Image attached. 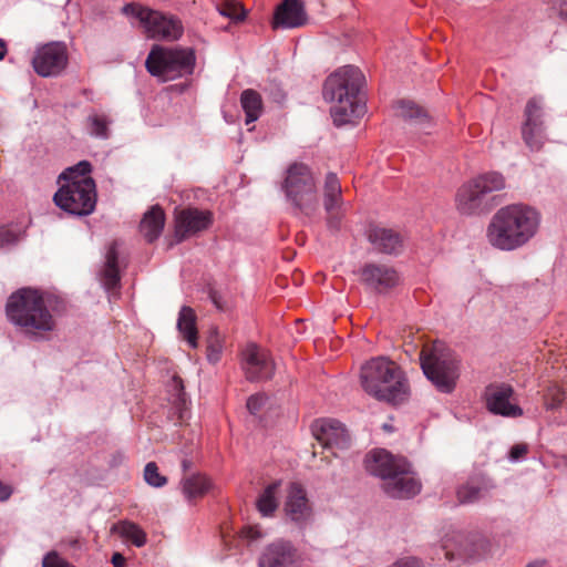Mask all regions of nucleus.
I'll return each instance as SVG.
<instances>
[{
  "label": "nucleus",
  "mask_w": 567,
  "mask_h": 567,
  "mask_svg": "<svg viewBox=\"0 0 567 567\" xmlns=\"http://www.w3.org/2000/svg\"><path fill=\"white\" fill-rule=\"evenodd\" d=\"M123 12L136 18L145 35L150 39L175 41L183 34L181 20L173 16L164 14L137 3L125 4Z\"/></svg>",
  "instance_id": "8"
},
{
  "label": "nucleus",
  "mask_w": 567,
  "mask_h": 567,
  "mask_svg": "<svg viewBox=\"0 0 567 567\" xmlns=\"http://www.w3.org/2000/svg\"><path fill=\"white\" fill-rule=\"evenodd\" d=\"M173 388L175 390V405H176V409H177V420L178 421H183L184 419V415H183V412L184 410H186V398H185V392H184V384H183V380L179 378V377H174L173 378Z\"/></svg>",
  "instance_id": "40"
},
{
  "label": "nucleus",
  "mask_w": 567,
  "mask_h": 567,
  "mask_svg": "<svg viewBox=\"0 0 567 567\" xmlns=\"http://www.w3.org/2000/svg\"><path fill=\"white\" fill-rule=\"evenodd\" d=\"M363 74L358 68L347 65L329 75L323 85V95L334 102L331 116L336 125L354 122L365 113V103L360 94Z\"/></svg>",
  "instance_id": "2"
},
{
  "label": "nucleus",
  "mask_w": 567,
  "mask_h": 567,
  "mask_svg": "<svg viewBox=\"0 0 567 567\" xmlns=\"http://www.w3.org/2000/svg\"><path fill=\"white\" fill-rule=\"evenodd\" d=\"M240 105L246 114V124L257 121L264 110V103L260 93L252 89H247L241 92Z\"/></svg>",
  "instance_id": "30"
},
{
  "label": "nucleus",
  "mask_w": 567,
  "mask_h": 567,
  "mask_svg": "<svg viewBox=\"0 0 567 567\" xmlns=\"http://www.w3.org/2000/svg\"><path fill=\"white\" fill-rule=\"evenodd\" d=\"M493 487L492 481L485 474L477 473L457 487L456 497L461 504L474 503Z\"/></svg>",
  "instance_id": "26"
},
{
  "label": "nucleus",
  "mask_w": 567,
  "mask_h": 567,
  "mask_svg": "<svg viewBox=\"0 0 567 567\" xmlns=\"http://www.w3.org/2000/svg\"><path fill=\"white\" fill-rule=\"evenodd\" d=\"M266 401L267 396L265 394H254L248 398L246 406L251 414H257L265 405Z\"/></svg>",
  "instance_id": "43"
},
{
  "label": "nucleus",
  "mask_w": 567,
  "mask_h": 567,
  "mask_svg": "<svg viewBox=\"0 0 567 567\" xmlns=\"http://www.w3.org/2000/svg\"><path fill=\"white\" fill-rule=\"evenodd\" d=\"M446 558L450 560L453 559V553L446 551Z\"/></svg>",
  "instance_id": "56"
},
{
  "label": "nucleus",
  "mask_w": 567,
  "mask_h": 567,
  "mask_svg": "<svg viewBox=\"0 0 567 567\" xmlns=\"http://www.w3.org/2000/svg\"><path fill=\"white\" fill-rule=\"evenodd\" d=\"M6 315L10 322L35 338L45 337L56 327L42 293L32 288H21L13 292L7 301Z\"/></svg>",
  "instance_id": "4"
},
{
  "label": "nucleus",
  "mask_w": 567,
  "mask_h": 567,
  "mask_svg": "<svg viewBox=\"0 0 567 567\" xmlns=\"http://www.w3.org/2000/svg\"><path fill=\"white\" fill-rule=\"evenodd\" d=\"M421 368L425 377L442 393H451L460 378V361L443 342L425 344L420 352Z\"/></svg>",
  "instance_id": "5"
},
{
  "label": "nucleus",
  "mask_w": 567,
  "mask_h": 567,
  "mask_svg": "<svg viewBox=\"0 0 567 567\" xmlns=\"http://www.w3.org/2000/svg\"><path fill=\"white\" fill-rule=\"evenodd\" d=\"M279 486L280 483L278 482L271 483L259 495L256 506L262 516H270L278 508L277 493Z\"/></svg>",
  "instance_id": "32"
},
{
  "label": "nucleus",
  "mask_w": 567,
  "mask_h": 567,
  "mask_svg": "<svg viewBox=\"0 0 567 567\" xmlns=\"http://www.w3.org/2000/svg\"><path fill=\"white\" fill-rule=\"evenodd\" d=\"M540 111V105L535 99L527 102L522 134L524 142L532 151H539L545 140Z\"/></svg>",
  "instance_id": "17"
},
{
  "label": "nucleus",
  "mask_w": 567,
  "mask_h": 567,
  "mask_svg": "<svg viewBox=\"0 0 567 567\" xmlns=\"http://www.w3.org/2000/svg\"><path fill=\"white\" fill-rule=\"evenodd\" d=\"M392 567H423L421 561L414 557L398 560Z\"/></svg>",
  "instance_id": "46"
},
{
  "label": "nucleus",
  "mask_w": 567,
  "mask_h": 567,
  "mask_svg": "<svg viewBox=\"0 0 567 567\" xmlns=\"http://www.w3.org/2000/svg\"><path fill=\"white\" fill-rule=\"evenodd\" d=\"M92 172V165L89 161H81L76 165L68 167L59 176V182L64 181L65 183L78 182L86 178H92L90 173Z\"/></svg>",
  "instance_id": "34"
},
{
  "label": "nucleus",
  "mask_w": 567,
  "mask_h": 567,
  "mask_svg": "<svg viewBox=\"0 0 567 567\" xmlns=\"http://www.w3.org/2000/svg\"><path fill=\"white\" fill-rule=\"evenodd\" d=\"M398 116L404 120L415 118L422 123L430 121L426 111L411 101H400L398 103Z\"/></svg>",
  "instance_id": "36"
},
{
  "label": "nucleus",
  "mask_w": 567,
  "mask_h": 567,
  "mask_svg": "<svg viewBox=\"0 0 567 567\" xmlns=\"http://www.w3.org/2000/svg\"><path fill=\"white\" fill-rule=\"evenodd\" d=\"M212 488V481L204 474H193L182 481V489L187 499L202 498Z\"/></svg>",
  "instance_id": "31"
},
{
  "label": "nucleus",
  "mask_w": 567,
  "mask_h": 567,
  "mask_svg": "<svg viewBox=\"0 0 567 567\" xmlns=\"http://www.w3.org/2000/svg\"><path fill=\"white\" fill-rule=\"evenodd\" d=\"M214 217L210 210H202L196 207L176 209L174 215V239L182 243L200 231L208 229Z\"/></svg>",
  "instance_id": "11"
},
{
  "label": "nucleus",
  "mask_w": 567,
  "mask_h": 567,
  "mask_svg": "<svg viewBox=\"0 0 567 567\" xmlns=\"http://www.w3.org/2000/svg\"><path fill=\"white\" fill-rule=\"evenodd\" d=\"M514 390L509 384H489L486 386L484 398L487 410L497 415L517 417L523 415V410L511 402Z\"/></svg>",
  "instance_id": "15"
},
{
  "label": "nucleus",
  "mask_w": 567,
  "mask_h": 567,
  "mask_svg": "<svg viewBox=\"0 0 567 567\" xmlns=\"http://www.w3.org/2000/svg\"><path fill=\"white\" fill-rule=\"evenodd\" d=\"M68 60L66 45L62 42H50L37 49L32 59V66L40 76H55L66 68Z\"/></svg>",
  "instance_id": "10"
},
{
  "label": "nucleus",
  "mask_w": 567,
  "mask_h": 567,
  "mask_svg": "<svg viewBox=\"0 0 567 567\" xmlns=\"http://www.w3.org/2000/svg\"><path fill=\"white\" fill-rule=\"evenodd\" d=\"M54 204L62 210L76 215H90L96 205V185L93 178L64 183L53 196Z\"/></svg>",
  "instance_id": "9"
},
{
  "label": "nucleus",
  "mask_w": 567,
  "mask_h": 567,
  "mask_svg": "<svg viewBox=\"0 0 567 567\" xmlns=\"http://www.w3.org/2000/svg\"><path fill=\"white\" fill-rule=\"evenodd\" d=\"M458 555H460V556H463V557H465V558H470V557H472V556H473V554H472V553L466 551V550H464L463 553H458Z\"/></svg>",
  "instance_id": "55"
},
{
  "label": "nucleus",
  "mask_w": 567,
  "mask_h": 567,
  "mask_svg": "<svg viewBox=\"0 0 567 567\" xmlns=\"http://www.w3.org/2000/svg\"><path fill=\"white\" fill-rule=\"evenodd\" d=\"M112 564H113V567H124V565H125L124 556L120 553H114L112 556Z\"/></svg>",
  "instance_id": "49"
},
{
  "label": "nucleus",
  "mask_w": 567,
  "mask_h": 567,
  "mask_svg": "<svg viewBox=\"0 0 567 567\" xmlns=\"http://www.w3.org/2000/svg\"><path fill=\"white\" fill-rule=\"evenodd\" d=\"M117 529L123 538L131 540L135 546L142 547L145 545L146 534L137 524L127 520L121 522Z\"/></svg>",
  "instance_id": "35"
},
{
  "label": "nucleus",
  "mask_w": 567,
  "mask_h": 567,
  "mask_svg": "<svg viewBox=\"0 0 567 567\" xmlns=\"http://www.w3.org/2000/svg\"><path fill=\"white\" fill-rule=\"evenodd\" d=\"M19 234L10 228H0V248L13 245L18 241Z\"/></svg>",
  "instance_id": "44"
},
{
  "label": "nucleus",
  "mask_w": 567,
  "mask_h": 567,
  "mask_svg": "<svg viewBox=\"0 0 567 567\" xmlns=\"http://www.w3.org/2000/svg\"><path fill=\"white\" fill-rule=\"evenodd\" d=\"M241 368L250 382L269 380L275 373L270 353L254 342L248 343L241 351Z\"/></svg>",
  "instance_id": "12"
},
{
  "label": "nucleus",
  "mask_w": 567,
  "mask_h": 567,
  "mask_svg": "<svg viewBox=\"0 0 567 567\" xmlns=\"http://www.w3.org/2000/svg\"><path fill=\"white\" fill-rule=\"evenodd\" d=\"M307 17L303 4L299 0H284L275 11L272 29L298 28L306 23Z\"/></svg>",
  "instance_id": "25"
},
{
  "label": "nucleus",
  "mask_w": 567,
  "mask_h": 567,
  "mask_svg": "<svg viewBox=\"0 0 567 567\" xmlns=\"http://www.w3.org/2000/svg\"><path fill=\"white\" fill-rule=\"evenodd\" d=\"M360 279L365 286L378 292H385L400 282V276L393 267L373 262L365 264L361 268Z\"/></svg>",
  "instance_id": "16"
},
{
  "label": "nucleus",
  "mask_w": 567,
  "mask_h": 567,
  "mask_svg": "<svg viewBox=\"0 0 567 567\" xmlns=\"http://www.w3.org/2000/svg\"><path fill=\"white\" fill-rule=\"evenodd\" d=\"M539 221V214L533 207L524 204L507 205L492 217L486 237L494 248L514 250L536 235Z\"/></svg>",
  "instance_id": "1"
},
{
  "label": "nucleus",
  "mask_w": 567,
  "mask_h": 567,
  "mask_svg": "<svg viewBox=\"0 0 567 567\" xmlns=\"http://www.w3.org/2000/svg\"><path fill=\"white\" fill-rule=\"evenodd\" d=\"M382 488L390 497L408 499L416 496L421 492L422 484L408 461V470L405 473L393 475L389 481L382 483Z\"/></svg>",
  "instance_id": "19"
},
{
  "label": "nucleus",
  "mask_w": 567,
  "mask_h": 567,
  "mask_svg": "<svg viewBox=\"0 0 567 567\" xmlns=\"http://www.w3.org/2000/svg\"><path fill=\"white\" fill-rule=\"evenodd\" d=\"M209 297L212 299V301L214 302V305L218 308V309H223V306L220 303V296L214 291V290H210L209 292Z\"/></svg>",
  "instance_id": "50"
},
{
  "label": "nucleus",
  "mask_w": 567,
  "mask_h": 567,
  "mask_svg": "<svg viewBox=\"0 0 567 567\" xmlns=\"http://www.w3.org/2000/svg\"><path fill=\"white\" fill-rule=\"evenodd\" d=\"M91 134L106 138L109 136V121L104 115H92L89 117Z\"/></svg>",
  "instance_id": "41"
},
{
  "label": "nucleus",
  "mask_w": 567,
  "mask_h": 567,
  "mask_svg": "<svg viewBox=\"0 0 567 567\" xmlns=\"http://www.w3.org/2000/svg\"><path fill=\"white\" fill-rule=\"evenodd\" d=\"M217 11L234 21H243L246 18V11L236 0H219L216 3Z\"/></svg>",
  "instance_id": "37"
},
{
  "label": "nucleus",
  "mask_w": 567,
  "mask_h": 567,
  "mask_svg": "<svg viewBox=\"0 0 567 567\" xmlns=\"http://www.w3.org/2000/svg\"><path fill=\"white\" fill-rule=\"evenodd\" d=\"M527 453H528V446L526 444H523V443L515 444L511 449L509 457L513 461H517V460L524 457Z\"/></svg>",
  "instance_id": "45"
},
{
  "label": "nucleus",
  "mask_w": 567,
  "mask_h": 567,
  "mask_svg": "<svg viewBox=\"0 0 567 567\" xmlns=\"http://www.w3.org/2000/svg\"><path fill=\"white\" fill-rule=\"evenodd\" d=\"M196 321L197 317L194 309L188 306L182 307L178 315L177 329L183 336V339L186 340L194 349L198 347V330Z\"/></svg>",
  "instance_id": "29"
},
{
  "label": "nucleus",
  "mask_w": 567,
  "mask_h": 567,
  "mask_svg": "<svg viewBox=\"0 0 567 567\" xmlns=\"http://www.w3.org/2000/svg\"><path fill=\"white\" fill-rule=\"evenodd\" d=\"M545 563V560H536L528 564L526 567H544Z\"/></svg>",
  "instance_id": "53"
},
{
  "label": "nucleus",
  "mask_w": 567,
  "mask_h": 567,
  "mask_svg": "<svg viewBox=\"0 0 567 567\" xmlns=\"http://www.w3.org/2000/svg\"><path fill=\"white\" fill-rule=\"evenodd\" d=\"M281 188L291 205L305 216L319 208L317 185L311 169L302 163H292L286 171Z\"/></svg>",
  "instance_id": "7"
},
{
  "label": "nucleus",
  "mask_w": 567,
  "mask_h": 567,
  "mask_svg": "<svg viewBox=\"0 0 567 567\" xmlns=\"http://www.w3.org/2000/svg\"><path fill=\"white\" fill-rule=\"evenodd\" d=\"M144 480L153 487H163L167 483V477L162 475L155 462H148L144 468Z\"/></svg>",
  "instance_id": "39"
},
{
  "label": "nucleus",
  "mask_w": 567,
  "mask_h": 567,
  "mask_svg": "<svg viewBox=\"0 0 567 567\" xmlns=\"http://www.w3.org/2000/svg\"><path fill=\"white\" fill-rule=\"evenodd\" d=\"M118 247L116 240L107 245L105 260L100 271V280L107 291H114L120 287Z\"/></svg>",
  "instance_id": "27"
},
{
  "label": "nucleus",
  "mask_w": 567,
  "mask_h": 567,
  "mask_svg": "<svg viewBox=\"0 0 567 567\" xmlns=\"http://www.w3.org/2000/svg\"><path fill=\"white\" fill-rule=\"evenodd\" d=\"M563 460H564V464L567 466V456H564Z\"/></svg>",
  "instance_id": "57"
},
{
  "label": "nucleus",
  "mask_w": 567,
  "mask_h": 567,
  "mask_svg": "<svg viewBox=\"0 0 567 567\" xmlns=\"http://www.w3.org/2000/svg\"><path fill=\"white\" fill-rule=\"evenodd\" d=\"M7 52V43L4 40L0 39V61L4 59Z\"/></svg>",
  "instance_id": "52"
},
{
  "label": "nucleus",
  "mask_w": 567,
  "mask_h": 567,
  "mask_svg": "<svg viewBox=\"0 0 567 567\" xmlns=\"http://www.w3.org/2000/svg\"><path fill=\"white\" fill-rule=\"evenodd\" d=\"M225 339L216 327L210 328L206 339V355L212 363H217L223 354Z\"/></svg>",
  "instance_id": "33"
},
{
  "label": "nucleus",
  "mask_w": 567,
  "mask_h": 567,
  "mask_svg": "<svg viewBox=\"0 0 567 567\" xmlns=\"http://www.w3.org/2000/svg\"><path fill=\"white\" fill-rule=\"evenodd\" d=\"M285 512L292 522L299 525L305 524L310 518L312 511L307 493L300 484L292 483L289 486Z\"/></svg>",
  "instance_id": "23"
},
{
  "label": "nucleus",
  "mask_w": 567,
  "mask_h": 567,
  "mask_svg": "<svg viewBox=\"0 0 567 567\" xmlns=\"http://www.w3.org/2000/svg\"><path fill=\"white\" fill-rule=\"evenodd\" d=\"M192 462L189 460H183L182 467L184 472H187L190 468Z\"/></svg>",
  "instance_id": "54"
},
{
  "label": "nucleus",
  "mask_w": 567,
  "mask_h": 567,
  "mask_svg": "<svg viewBox=\"0 0 567 567\" xmlns=\"http://www.w3.org/2000/svg\"><path fill=\"white\" fill-rule=\"evenodd\" d=\"M364 467L368 473L380 477L385 483L393 475L405 473L408 460L403 456L393 455L386 450L378 449L365 455Z\"/></svg>",
  "instance_id": "13"
},
{
  "label": "nucleus",
  "mask_w": 567,
  "mask_h": 567,
  "mask_svg": "<svg viewBox=\"0 0 567 567\" xmlns=\"http://www.w3.org/2000/svg\"><path fill=\"white\" fill-rule=\"evenodd\" d=\"M471 182L491 210L499 204V197L494 193L501 192L506 187V178L502 173L495 171L485 172L471 178Z\"/></svg>",
  "instance_id": "22"
},
{
  "label": "nucleus",
  "mask_w": 567,
  "mask_h": 567,
  "mask_svg": "<svg viewBox=\"0 0 567 567\" xmlns=\"http://www.w3.org/2000/svg\"><path fill=\"white\" fill-rule=\"evenodd\" d=\"M367 237L380 254H396L403 246V237L399 231L378 225L369 227Z\"/></svg>",
  "instance_id": "24"
},
{
  "label": "nucleus",
  "mask_w": 567,
  "mask_h": 567,
  "mask_svg": "<svg viewBox=\"0 0 567 567\" xmlns=\"http://www.w3.org/2000/svg\"><path fill=\"white\" fill-rule=\"evenodd\" d=\"M565 401V391L561 386L557 384L549 385L546 389L545 395H544V403L546 409L554 410L561 405V403Z\"/></svg>",
  "instance_id": "38"
},
{
  "label": "nucleus",
  "mask_w": 567,
  "mask_h": 567,
  "mask_svg": "<svg viewBox=\"0 0 567 567\" xmlns=\"http://www.w3.org/2000/svg\"><path fill=\"white\" fill-rule=\"evenodd\" d=\"M42 567H74L71 563L62 558L56 551H49L42 560Z\"/></svg>",
  "instance_id": "42"
},
{
  "label": "nucleus",
  "mask_w": 567,
  "mask_h": 567,
  "mask_svg": "<svg viewBox=\"0 0 567 567\" xmlns=\"http://www.w3.org/2000/svg\"><path fill=\"white\" fill-rule=\"evenodd\" d=\"M559 14L567 21V0H561L559 4Z\"/></svg>",
  "instance_id": "51"
},
{
  "label": "nucleus",
  "mask_w": 567,
  "mask_h": 567,
  "mask_svg": "<svg viewBox=\"0 0 567 567\" xmlns=\"http://www.w3.org/2000/svg\"><path fill=\"white\" fill-rule=\"evenodd\" d=\"M165 223L164 209L159 205H154L143 215L138 227L140 233L148 244H152L162 235Z\"/></svg>",
  "instance_id": "28"
},
{
  "label": "nucleus",
  "mask_w": 567,
  "mask_h": 567,
  "mask_svg": "<svg viewBox=\"0 0 567 567\" xmlns=\"http://www.w3.org/2000/svg\"><path fill=\"white\" fill-rule=\"evenodd\" d=\"M323 206L328 214L327 223L330 228L337 229L341 220V207L343 205L342 188L334 173H328L322 187Z\"/></svg>",
  "instance_id": "18"
},
{
  "label": "nucleus",
  "mask_w": 567,
  "mask_h": 567,
  "mask_svg": "<svg viewBox=\"0 0 567 567\" xmlns=\"http://www.w3.org/2000/svg\"><path fill=\"white\" fill-rule=\"evenodd\" d=\"M455 207L462 215L474 216L491 212L488 205L474 187L471 179L460 186L455 195Z\"/></svg>",
  "instance_id": "21"
},
{
  "label": "nucleus",
  "mask_w": 567,
  "mask_h": 567,
  "mask_svg": "<svg viewBox=\"0 0 567 567\" xmlns=\"http://www.w3.org/2000/svg\"><path fill=\"white\" fill-rule=\"evenodd\" d=\"M360 383L369 395L392 405L403 403L410 395L403 370L384 357L372 358L361 367Z\"/></svg>",
  "instance_id": "3"
},
{
  "label": "nucleus",
  "mask_w": 567,
  "mask_h": 567,
  "mask_svg": "<svg viewBox=\"0 0 567 567\" xmlns=\"http://www.w3.org/2000/svg\"><path fill=\"white\" fill-rule=\"evenodd\" d=\"M297 550L289 543L278 540L269 544L259 557V567H297Z\"/></svg>",
  "instance_id": "20"
},
{
  "label": "nucleus",
  "mask_w": 567,
  "mask_h": 567,
  "mask_svg": "<svg viewBox=\"0 0 567 567\" xmlns=\"http://www.w3.org/2000/svg\"><path fill=\"white\" fill-rule=\"evenodd\" d=\"M315 439L323 446L336 450H347L351 436L344 425L338 420L319 419L311 424Z\"/></svg>",
  "instance_id": "14"
},
{
  "label": "nucleus",
  "mask_w": 567,
  "mask_h": 567,
  "mask_svg": "<svg viewBox=\"0 0 567 567\" xmlns=\"http://www.w3.org/2000/svg\"><path fill=\"white\" fill-rule=\"evenodd\" d=\"M12 494V487L0 481V502L7 501Z\"/></svg>",
  "instance_id": "47"
},
{
  "label": "nucleus",
  "mask_w": 567,
  "mask_h": 567,
  "mask_svg": "<svg viewBox=\"0 0 567 567\" xmlns=\"http://www.w3.org/2000/svg\"><path fill=\"white\" fill-rule=\"evenodd\" d=\"M241 533L245 537L250 539H257L260 537V533L254 527H245Z\"/></svg>",
  "instance_id": "48"
},
{
  "label": "nucleus",
  "mask_w": 567,
  "mask_h": 567,
  "mask_svg": "<svg viewBox=\"0 0 567 567\" xmlns=\"http://www.w3.org/2000/svg\"><path fill=\"white\" fill-rule=\"evenodd\" d=\"M196 54L192 48L154 44L146 58L147 72L163 82L174 81L194 73Z\"/></svg>",
  "instance_id": "6"
}]
</instances>
